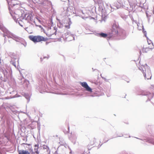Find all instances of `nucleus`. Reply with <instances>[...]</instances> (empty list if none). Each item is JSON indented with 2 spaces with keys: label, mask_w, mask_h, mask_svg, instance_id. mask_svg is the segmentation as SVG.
I'll list each match as a JSON object with an SVG mask.
<instances>
[{
  "label": "nucleus",
  "mask_w": 154,
  "mask_h": 154,
  "mask_svg": "<svg viewBox=\"0 0 154 154\" xmlns=\"http://www.w3.org/2000/svg\"><path fill=\"white\" fill-rule=\"evenodd\" d=\"M0 29L4 33L3 36L5 37V41L6 40V36H7L8 38H12L16 42H19L20 41V38L8 31L1 24H0Z\"/></svg>",
  "instance_id": "f257e3e1"
},
{
  "label": "nucleus",
  "mask_w": 154,
  "mask_h": 154,
  "mask_svg": "<svg viewBox=\"0 0 154 154\" xmlns=\"http://www.w3.org/2000/svg\"><path fill=\"white\" fill-rule=\"evenodd\" d=\"M139 69L142 71L145 79H149L151 78L152 75L150 67L146 64L144 65H142Z\"/></svg>",
  "instance_id": "f03ea898"
},
{
  "label": "nucleus",
  "mask_w": 154,
  "mask_h": 154,
  "mask_svg": "<svg viewBox=\"0 0 154 154\" xmlns=\"http://www.w3.org/2000/svg\"><path fill=\"white\" fill-rule=\"evenodd\" d=\"M128 3L129 2H126L123 1V2L121 1H117V2L114 3L112 5H110V7L112 9H117L121 7L123 8H128L127 7ZM112 10V9H111ZM113 10L112 11L111 10V11H113Z\"/></svg>",
  "instance_id": "7ed1b4c3"
},
{
  "label": "nucleus",
  "mask_w": 154,
  "mask_h": 154,
  "mask_svg": "<svg viewBox=\"0 0 154 154\" xmlns=\"http://www.w3.org/2000/svg\"><path fill=\"white\" fill-rule=\"evenodd\" d=\"M29 38L30 40L35 43L41 41H46L48 38H45L43 37L40 35L34 36L30 35L29 36Z\"/></svg>",
  "instance_id": "20e7f679"
},
{
  "label": "nucleus",
  "mask_w": 154,
  "mask_h": 154,
  "mask_svg": "<svg viewBox=\"0 0 154 154\" xmlns=\"http://www.w3.org/2000/svg\"><path fill=\"white\" fill-rule=\"evenodd\" d=\"M119 29V28L116 24H113L111 31L112 34L110 35V36L115 37L119 35V33H118Z\"/></svg>",
  "instance_id": "39448f33"
},
{
  "label": "nucleus",
  "mask_w": 154,
  "mask_h": 154,
  "mask_svg": "<svg viewBox=\"0 0 154 154\" xmlns=\"http://www.w3.org/2000/svg\"><path fill=\"white\" fill-rule=\"evenodd\" d=\"M98 9L102 13V17L103 16H105V8L103 5V2H98Z\"/></svg>",
  "instance_id": "423d86ee"
},
{
  "label": "nucleus",
  "mask_w": 154,
  "mask_h": 154,
  "mask_svg": "<svg viewBox=\"0 0 154 154\" xmlns=\"http://www.w3.org/2000/svg\"><path fill=\"white\" fill-rule=\"evenodd\" d=\"M98 9L102 13V17L103 16H105V8L103 5V2H98Z\"/></svg>",
  "instance_id": "0eeeda50"
},
{
  "label": "nucleus",
  "mask_w": 154,
  "mask_h": 154,
  "mask_svg": "<svg viewBox=\"0 0 154 154\" xmlns=\"http://www.w3.org/2000/svg\"><path fill=\"white\" fill-rule=\"evenodd\" d=\"M138 95H142L146 96L149 100H150L153 97V94L149 92H143L141 94H138Z\"/></svg>",
  "instance_id": "6e6552de"
},
{
  "label": "nucleus",
  "mask_w": 154,
  "mask_h": 154,
  "mask_svg": "<svg viewBox=\"0 0 154 154\" xmlns=\"http://www.w3.org/2000/svg\"><path fill=\"white\" fill-rule=\"evenodd\" d=\"M80 84L81 86L85 88L87 91L89 92L92 91V90L91 88L89 86L87 82H81Z\"/></svg>",
  "instance_id": "1a4fd4ad"
},
{
  "label": "nucleus",
  "mask_w": 154,
  "mask_h": 154,
  "mask_svg": "<svg viewBox=\"0 0 154 154\" xmlns=\"http://www.w3.org/2000/svg\"><path fill=\"white\" fill-rule=\"evenodd\" d=\"M26 16L27 17L26 20L28 22H29V21H33V20L32 19L33 17L31 14H26Z\"/></svg>",
  "instance_id": "9d476101"
},
{
  "label": "nucleus",
  "mask_w": 154,
  "mask_h": 154,
  "mask_svg": "<svg viewBox=\"0 0 154 154\" xmlns=\"http://www.w3.org/2000/svg\"><path fill=\"white\" fill-rule=\"evenodd\" d=\"M135 0H132V2H131L128 0V2H129L131 8H132V9H133L134 8H135V7L136 5V4L135 3Z\"/></svg>",
  "instance_id": "9b49d317"
},
{
  "label": "nucleus",
  "mask_w": 154,
  "mask_h": 154,
  "mask_svg": "<svg viewBox=\"0 0 154 154\" xmlns=\"http://www.w3.org/2000/svg\"><path fill=\"white\" fill-rule=\"evenodd\" d=\"M18 154H30V153L27 150H18Z\"/></svg>",
  "instance_id": "f8f14e48"
},
{
  "label": "nucleus",
  "mask_w": 154,
  "mask_h": 154,
  "mask_svg": "<svg viewBox=\"0 0 154 154\" xmlns=\"http://www.w3.org/2000/svg\"><path fill=\"white\" fill-rule=\"evenodd\" d=\"M21 14V16L19 18V20H22L23 21H26V14Z\"/></svg>",
  "instance_id": "ddd939ff"
},
{
  "label": "nucleus",
  "mask_w": 154,
  "mask_h": 154,
  "mask_svg": "<svg viewBox=\"0 0 154 154\" xmlns=\"http://www.w3.org/2000/svg\"><path fill=\"white\" fill-rule=\"evenodd\" d=\"M22 95L28 100V102L30 100V95L28 93H23Z\"/></svg>",
  "instance_id": "4468645a"
},
{
  "label": "nucleus",
  "mask_w": 154,
  "mask_h": 154,
  "mask_svg": "<svg viewBox=\"0 0 154 154\" xmlns=\"http://www.w3.org/2000/svg\"><path fill=\"white\" fill-rule=\"evenodd\" d=\"M69 36V37L68 38L66 39V41H70L75 39V38L74 36L73 35L71 34Z\"/></svg>",
  "instance_id": "2eb2a0df"
},
{
  "label": "nucleus",
  "mask_w": 154,
  "mask_h": 154,
  "mask_svg": "<svg viewBox=\"0 0 154 154\" xmlns=\"http://www.w3.org/2000/svg\"><path fill=\"white\" fill-rule=\"evenodd\" d=\"M97 36L100 37L105 38L107 37V34L103 32L97 33Z\"/></svg>",
  "instance_id": "dca6fc26"
},
{
  "label": "nucleus",
  "mask_w": 154,
  "mask_h": 154,
  "mask_svg": "<svg viewBox=\"0 0 154 154\" xmlns=\"http://www.w3.org/2000/svg\"><path fill=\"white\" fill-rule=\"evenodd\" d=\"M19 18H17L16 22L17 23H18L22 27L23 26L22 25L23 23L24 22V21H23L22 20H19Z\"/></svg>",
  "instance_id": "f3484780"
},
{
  "label": "nucleus",
  "mask_w": 154,
  "mask_h": 154,
  "mask_svg": "<svg viewBox=\"0 0 154 154\" xmlns=\"http://www.w3.org/2000/svg\"><path fill=\"white\" fill-rule=\"evenodd\" d=\"M71 34V33L69 31H68L64 34L63 37L65 38L66 40V39H67L69 37V36Z\"/></svg>",
  "instance_id": "a211bd4d"
},
{
  "label": "nucleus",
  "mask_w": 154,
  "mask_h": 154,
  "mask_svg": "<svg viewBox=\"0 0 154 154\" xmlns=\"http://www.w3.org/2000/svg\"><path fill=\"white\" fill-rule=\"evenodd\" d=\"M43 149L45 151H46L47 153H48L50 152L49 148L48 146L46 145H43Z\"/></svg>",
  "instance_id": "6ab92c4d"
},
{
  "label": "nucleus",
  "mask_w": 154,
  "mask_h": 154,
  "mask_svg": "<svg viewBox=\"0 0 154 154\" xmlns=\"http://www.w3.org/2000/svg\"><path fill=\"white\" fill-rule=\"evenodd\" d=\"M16 0H12L11 1V5L12 6H14L16 5H18L19 4V3H17Z\"/></svg>",
  "instance_id": "aec40b11"
},
{
  "label": "nucleus",
  "mask_w": 154,
  "mask_h": 154,
  "mask_svg": "<svg viewBox=\"0 0 154 154\" xmlns=\"http://www.w3.org/2000/svg\"><path fill=\"white\" fill-rule=\"evenodd\" d=\"M38 144L35 145L34 150H35V152L37 154H38L39 153V152L38 150Z\"/></svg>",
  "instance_id": "412c9836"
},
{
  "label": "nucleus",
  "mask_w": 154,
  "mask_h": 154,
  "mask_svg": "<svg viewBox=\"0 0 154 154\" xmlns=\"http://www.w3.org/2000/svg\"><path fill=\"white\" fill-rule=\"evenodd\" d=\"M4 74L5 77L6 78H8V72L6 70H5L4 71Z\"/></svg>",
  "instance_id": "4be33fe9"
},
{
  "label": "nucleus",
  "mask_w": 154,
  "mask_h": 154,
  "mask_svg": "<svg viewBox=\"0 0 154 154\" xmlns=\"http://www.w3.org/2000/svg\"><path fill=\"white\" fill-rule=\"evenodd\" d=\"M11 15V16H12V17L13 18V19L14 20V21L16 22V21H17V17H18V15L17 14H15L14 15Z\"/></svg>",
  "instance_id": "5701e85b"
},
{
  "label": "nucleus",
  "mask_w": 154,
  "mask_h": 154,
  "mask_svg": "<svg viewBox=\"0 0 154 154\" xmlns=\"http://www.w3.org/2000/svg\"><path fill=\"white\" fill-rule=\"evenodd\" d=\"M72 136V139L73 140H75L77 139V136L75 134H72L71 133Z\"/></svg>",
  "instance_id": "b1692460"
},
{
  "label": "nucleus",
  "mask_w": 154,
  "mask_h": 154,
  "mask_svg": "<svg viewBox=\"0 0 154 154\" xmlns=\"http://www.w3.org/2000/svg\"><path fill=\"white\" fill-rule=\"evenodd\" d=\"M154 48V45H153V43H152V44L151 45L150 47H149V48H146L145 49H147V50L149 48L151 49V50H152Z\"/></svg>",
  "instance_id": "393cba45"
},
{
  "label": "nucleus",
  "mask_w": 154,
  "mask_h": 154,
  "mask_svg": "<svg viewBox=\"0 0 154 154\" xmlns=\"http://www.w3.org/2000/svg\"><path fill=\"white\" fill-rule=\"evenodd\" d=\"M146 38L147 39L148 43L149 45H150L151 43L152 44V43L151 41L150 40H149V39L147 37Z\"/></svg>",
  "instance_id": "a878e982"
},
{
  "label": "nucleus",
  "mask_w": 154,
  "mask_h": 154,
  "mask_svg": "<svg viewBox=\"0 0 154 154\" xmlns=\"http://www.w3.org/2000/svg\"><path fill=\"white\" fill-rule=\"evenodd\" d=\"M149 142L154 145V140H149Z\"/></svg>",
  "instance_id": "bb28decb"
},
{
  "label": "nucleus",
  "mask_w": 154,
  "mask_h": 154,
  "mask_svg": "<svg viewBox=\"0 0 154 154\" xmlns=\"http://www.w3.org/2000/svg\"><path fill=\"white\" fill-rule=\"evenodd\" d=\"M3 143L2 142V139H0V148H1L2 145Z\"/></svg>",
  "instance_id": "cd10ccee"
},
{
  "label": "nucleus",
  "mask_w": 154,
  "mask_h": 154,
  "mask_svg": "<svg viewBox=\"0 0 154 154\" xmlns=\"http://www.w3.org/2000/svg\"><path fill=\"white\" fill-rule=\"evenodd\" d=\"M66 26V28H68V29H69V28H70V24H69V23H68V25H66V26Z\"/></svg>",
  "instance_id": "c85d7f7f"
},
{
  "label": "nucleus",
  "mask_w": 154,
  "mask_h": 154,
  "mask_svg": "<svg viewBox=\"0 0 154 154\" xmlns=\"http://www.w3.org/2000/svg\"><path fill=\"white\" fill-rule=\"evenodd\" d=\"M20 97V96L18 95H17V94H16L13 97L14 98V97Z\"/></svg>",
  "instance_id": "c756f323"
},
{
  "label": "nucleus",
  "mask_w": 154,
  "mask_h": 154,
  "mask_svg": "<svg viewBox=\"0 0 154 154\" xmlns=\"http://www.w3.org/2000/svg\"><path fill=\"white\" fill-rule=\"evenodd\" d=\"M143 33H144L145 36L146 37V38H147V37L146 36L147 32H146V31H143Z\"/></svg>",
  "instance_id": "7c9ffc66"
},
{
  "label": "nucleus",
  "mask_w": 154,
  "mask_h": 154,
  "mask_svg": "<svg viewBox=\"0 0 154 154\" xmlns=\"http://www.w3.org/2000/svg\"><path fill=\"white\" fill-rule=\"evenodd\" d=\"M12 64L15 67H16V65L15 63V62H13L12 63Z\"/></svg>",
  "instance_id": "2f4dec72"
},
{
  "label": "nucleus",
  "mask_w": 154,
  "mask_h": 154,
  "mask_svg": "<svg viewBox=\"0 0 154 154\" xmlns=\"http://www.w3.org/2000/svg\"><path fill=\"white\" fill-rule=\"evenodd\" d=\"M54 154H58L57 151H56Z\"/></svg>",
  "instance_id": "473e14b6"
},
{
  "label": "nucleus",
  "mask_w": 154,
  "mask_h": 154,
  "mask_svg": "<svg viewBox=\"0 0 154 154\" xmlns=\"http://www.w3.org/2000/svg\"><path fill=\"white\" fill-rule=\"evenodd\" d=\"M104 21V22L105 21V19L103 18V19H102L101 21V22H102V21Z\"/></svg>",
  "instance_id": "72a5a7b5"
},
{
  "label": "nucleus",
  "mask_w": 154,
  "mask_h": 154,
  "mask_svg": "<svg viewBox=\"0 0 154 154\" xmlns=\"http://www.w3.org/2000/svg\"><path fill=\"white\" fill-rule=\"evenodd\" d=\"M102 78L103 79H105V80H106V78H103V77H102Z\"/></svg>",
  "instance_id": "f704fd0d"
},
{
  "label": "nucleus",
  "mask_w": 154,
  "mask_h": 154,
  "mask_svg": "<svg viewBox=\"0 0 154 154\" xmlns=\"http://www.w3.org/2000/svg\"><path fill=\"white\" fill-rule=\"evenodd\" d=\"M92 69L93 70V71H95V70H96V69H93V68H92Z\"/></svg>",
  "instance_id": "c9c22d12"
},
{
  "label": "nucleus",
  "mask_w": 154,
  "mask_h": 154,
  "mask_svg": "<svg viewBox=\"0 0 154 154\" xmlns=\"http://www.w3.org/2000/svg\"><path fill=\"white\" fill-rule=\"evenodd\" d=\"M136 138H137V139H140V140H142V139H140V138H137V137H136Z\"/></svg>",
  "instance_id": "e433bc0d"
},
{
  "label": "nucleus",
  "mask_w": 154,
  "mask_h": 154,
  "mask_svg": "<svg viewBox=\"0 0 154 154\" xmlns=\"http://www.w3.org/2000/svg\"><path fill=\"white\" fill-rule=\"evenodd\" d=\"M57 20H58V21H59V22H60V20H58V19H57Z\"/></svg>",
  "instance_id": "4c0bfd02"
},
{
  "label": "nucleus",
  "mask_w": 154,
  "mask_h": 154,
  "mask_svg": "<svg viewBox=\"0 0 154 154\" xmlns=\"http://www.w3.org/2000/svg\"><path fill=\"white\" fill-rule=\"evenodd\" d=\"M46 57L47 58V59H48V57H44V58H46Z\"/></svg>",
  "instance_id": "58836bf2"
},
{
  "label": "nucleus",
  "mask_w": 154,
  "mask_h": 154,
  "mask_svg": "<svg viewBox=\"0 0 154 154\" xmlns=\"http://www.w3.org/2000/svg\"><path fill=\"white\" fill-rule=\"evenodd\" d=\"M68 131H69V127L68 128Z\"/></svg>",
  "instance_id": "ea45409f"
},
{
  "label": "nucleus",
  "mask_w": 154,
  "mask_h": 154,
  "mask_svg": "<svg viewBox=\"0 0 154 154\" xmlns=\"http://www.w3.org/2000/svg\"><path fill=\"white\" fill-rule=\"evenodd\" d=\"M153 14H154V10L153 11Z\"/></svg>",
  "instance_id": "a19ab883"
},
{
  "label": "nucleus",
  "mask_w": 154,
  "mask_h": 154,
  "mask_svg": "<svg viewBox=\"0 0 154 154\" xmlns=\"http://www.w3.org/2000/svg\"><path fill=\"white\" fill-rule=\"evenodd\" d=\"M39 26L40 27H41V26Z\"/></svg>",
  "instance_id": "79ce46f5"
},
{
  "label": "nucleus",
  "mask_w": 154,
  "mask_h": 154,
  "mask_svg": "<svg viewBox=\"0 0 154 154\" xmlns=\"http://www.w3.org/2000/svg\"><path fill=\"white\" fill-rule=\"evenodd\" d=\"M106 59V58H105L103 59V60H104V59Z\"/></svg>",
  "instance_id": "37998d69"
},
{
  "label": "nucleus",
  "mask_w": 154,
  "mask_h": 154,
  "mask_svg": "<svg viewBox=\"0 0 154 154\" xmlns=\"http://www.w3.org/2000/svg\"><path fill=\"white\" fill-rule=\"evenodd\" d=\"M34 21V22L35 23V21Z\"/></svg>",
  "instance_id": "c03bdc74"
},
{
  "label": "nucleus",
  "mask_w": 154,
  "mask_h": 154,
  "mask_svg": "<svg viewBox=\"0 0 154 154\" xmlns=\"http://www.w3.org/2000/svg\"><path fill=\"white\" fill-rule=\"evenodd\" d=\"M47 44H48V43H47H47H46V45H47Z\"/></svg>",
  "instance_id": "a18cd8bd"
}]
</instances>
